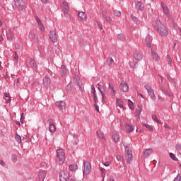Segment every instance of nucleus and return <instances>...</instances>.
Instances as JSON below:
<instances>
[{"label": "nucleus", "mask_w": 181, "mask_h": 181, "mask_svg": "<svg viewBox=\"0 0 181 181\" xmlns=\"http://www.w3.org/2000/svg\"><path fill=\"white\" fill-rule=\"evenodd\" d=\"M35 21H37V23L39 22H41L40 18H39V16H35Z\"/></svg>", "instance_id": "obj_60"}, {"label": "nucleus", "mask_w": 181, "mask_h": 181, "mask_svg": "<svg viewBox=\"0 0 181 181\" xmlns=\"http://www.w3.org/2000/svg\"><path fill=\"white\" fill-rule=\"evenodd\" d=\"M167 59L168 64H172V59H170V56L167 55Z\"/></svg>", "instance_id": "obj_48"}, {"label": "nucleus", "mask_w": 181, "mask_h": 181, "mask_svg": "<svg viewBox=\"0 0 181 181\" xmlns=\"http://www.w3.org/2000/svg\"><path fill=\"white\" fill-rule=\"evenodd\" d=\"M115 93H117V91L115 90V89H113V90H112V93H111V95H112V97H114V96L115 95Z\"/></svg>", "instance_id": "obj_59"}, {"label": "nucleus", "mask_w": 181, "mask_h": 181, "mask_svg": "<svg viewBox=\"0 0 181 181\" xmlns=\"http://www.w3.org/2000/svg\"><path fill=\"white\" fill-rule=\"evenodd\" d=\"M144 88L148 91V95H150L151 98L155 100V98H156V96L155 95V93L153 92L152 87H151L149 85H145Z\"/></svg>", "instance_id": "obj_9"}, {"label": "nucleus", "mask_w": 181, "mask_h": 181, "mask_svg": "<svg viewBox=\"0 0 181 181\" xmlns=\"http://www.w3.org/2000/svg\"><path fill=\"white\" fill-rule=\"evenodd\" d=\"M128 105H129V107L130 108V110H134V103L132 101H131V100H128Z\"/></svg>", "instance_id": "obj_41"}, {"label": "nucleus", "mask_w": 181, "mask_h": 181, "mask_svg": "<svg viewBox=\"0 0 181 181\" xmlns=\"http://www.w3.org/2000/svg\"><path fill=\"white\" fill-rule=\"evenodd\" d=\"M100 83L98 84V86H99ZM98 89L99 90L101 95H102V100L103 101H104V97H105V94H104V92H103V90H101V88H100V86L98 87Z\"/></svg>", "instance_id": "obj_40"}, {"label": "nucleus", "mask_w": 181, "mask_h": 181, "mask_svg": "<svg viewBox=\"0 0 181 181\" xmlns=\"http://www.w3.org/2000/svg\"><path fill=\"white\" fill-rule=\"evenodd\" d=\"M124 146L125 148L127 163L129 164L132 162V151L129 150V147L128 146H125V144H124Z\"/></svg>", "instance_id": "obj_3"}, {"label": "nucleus", "mask_w": 181, "mask_h": 181, "mask_svg": "<svg viewBox=\"0 0 181 181\" xmlns=\"http://www.w3.org/2000/svg\"><path fill=\"white\" fill-rule=\"evenodd\" d=\"M119 90L123 93H127V91L129 90V88L128 87V83H127V82L122 81L119 85Z\"/></svg>", "instance_id": "obj_12"}, {"label": "nucleus", "mask_w": 181, "mask_h": 181, "mask_svg": "<svg viewBox=\"0 0 181 181\" xmlns=\"http://www.w3.org/2000/svg\"><path fill=\"white\" fill-rule=\"evenodd\" d=\"M170 157L171 158V159L173 160H175V162H177V160H179L177 159V158H176V156H175V154L173 153H170Z\"/></svg>", "instance_id": "obj_38"}, {"label": "nucleus", "mask_w": 181, "mask_h": 181, "mask_svg": "<svg viewBox=\"0 0 181 181\" xmlns=\"http://www.w3.org/2000/svg\"><path fill=\"white\" fill-rule=\"evenodd\" d=\"M14 59L15 60H19V56L18 55L17 52H15Z\"/></svg>", "instance_id": "obj_54"}, {"label": "nucleus", "mask_w": 181, "mask_h": 181, "mask_svg": "<svg viewBox=\"0 0 181 181\" xmlns=\"http://www.w3.org/2000/svg\"><path fill=\"white\" fill-rule=\"evenodd\" d=\"M102 15L106 22H107V23H111V22H112V20L111 19V17L110 16H107L104 13H102Z\"/></svg>", "instance_id": "obj_29"}, {"label": "nucleus", "mask_w": 181, "mask_h": 181, "mask_svg": "<svg viewBox=\"0 0 181 181\" xmlns=\"http://www.w3.org/2000/svg\"><path fill=\"white\" fill-rule=\"evenodd\" d=\"M117 105H118L119 108H124V102L122 100L117 98Z\"/></svg>", "instance_id": "obj_30"}, {"label": "nucleus", "mask_w": 181, "mask_h": 181, "mask_svg": "<svg viewBox=\"0 0 181 181\" xmlns=\"http://www.w3.org/2000/svg\"><path fill=\"white\" fill-rule=\"evenodd\" d=\"M175 148L177 149V151H181V144H176Z\"/></svg>", "instance_id": "obj_49"}, {"label": "nucleus", "mask_w": 181, "mask_h": 181, "mask_svg": "<svg viewBox=\"0 0 181 181\" xmlns=\"http://www.w3.org/2000/svg\"><path fill=\"white\" fill-rule=\"evenodd\" d=\"M136 8L139 11H144V9L145 8V4H144V3H142L141 1H137L136 2Z\"/></svg>", "instance_id": "obj_16"}, {"label": "nucleus", "mask_w": 181, "mask_h": 181, "mask_svg": "<svg viewBox=\"0 0 181 181\" xmlns=\"http://www.w3.org/2000/svg\"><path fill=\"white\" fill-rule=\"evenodd\" d=\"M12 37H13V32H12V30H8V35L7 36L8 39H12Z\"/></svg>", "instance_id": "obj_43"}, {"label": "nucleus", "mask_w": 181, "mask_h": 181, "mask_svg": "<svg viewBox=\"0 0 181 181\" xmlns=\"http://www.w3.org/2000/svg\"><path fill=\"white\" fill-rule=\"evenodd\" d=\"M134 59L136 60L137 62H141L142 59V54H141V52L139 51H135L134 53L133 54Z\"/></svg>", "instance_id": "obj_15"}, {"label": "nucleus", "mask_w": 181, "mask_h": 181, "mask_svg": "<svg viewBox=\"0 0 181 181\" xmlns=\"http://www.w3.org/2000/svg\"><path fill=\"white\" fill-rule=\"evenodd\" d=\"M112 63H114V59H112V57H107V64H109V66H111Z\"/></svg>", "instance_id": "obj_42"}, {"label": "nucleus", "mask_w": 181, "mask_h": 181, "mask_svg": "<svg viewBox=\"0 0 181 181\" xmlns=\"http://www.w3.org/2000/svg\"><path fill=\"white\" fill-rule=\"evenodd\" d=\"M167 78H168V80H170L171 81H174L173 78H172V77H170V75H168Z\"/></svg>", "instance_id": "obj_61"}, {"label": "nucleus", "mask_w": 181, "mask_h": 181, "mask_svg": "<svg viewBox=\"0 0 181 181\" xmlns=\"http://www.w3.org/2000/svg\"><path fill=\"white\" fill-rule=\"evenodd\" d=\"M69 170H71V172H74L75 170H77L78 167L77 166V165L71 164L69 165Z\"/></svg>", "instance_id": "obj_31"}, {"label": "nucleus", "mask_w": 181, "mask_h": 181, "mask_svg": "<svg viewBox=\"0 0 181 181\" xmlns=\"http://www.w3.org/2000/svg\"><path fill=\"white\" fill-rule=\"evenodd\" d=\"M160 91H162V93H163V94H165V95H168V97H172V95L169 93V92L168 91V89L164 88L163 86H160Z\"/></svg>", "instance_id": "obj_25"}, {"label": "nucleus", "mask_w": 181, "mask_h": 181, "mask_svg": "<svg viewBox=\"0 0 181 181\" xmlns=\"http://www.w3.org/2000/svg\"><path fill=\"white\" fill-rule=\"evenodd\" d=\"M126 129L127 134H131L134 131V127L132 124H126Z\"/></svg>", "instance_id": "obj_27"}, {"label": "nucleus", "mask_w": 181, "mask_h": 181, "mask_svg": "<svg viewBox=\"0 0 181 181\" xmlns=\"http://www.w3.org/2000/svg\"><path fill=\"white\" fill-rule=\"evenodd\" d=\"M97 23H98V28H99L100 30H102V29H103V24H101L100 22H98Z\"/></svg>", "instance_id": "obj_56"}, {"label": "nucleus", "mask_w": 181, "mask_h": 181, "mask_svg": "<svg viewBox=\"0 0 181 181\" xmlns=\"http://www.w3.org/2000/svg\"><path fill=\"white\" fill-rule=\"evenodd\" d=\"M143 125H144V127L147 128V129H148V131H151V132L153 131V127H152L148 124H145V123Z\"/></svg>", "instance_id": "obj_36"}, {"label": "nucleus", "mask_w": 181, "mask_h": 181, "mask_svg": "<svg viewBox=\"0 0 181 181\" xmlns=\"http://www.w3.org/2000/svg\"><path fill=\"white\" fill-rule=\"evenodd\" d=\"M141 112H142V106H138L136 109L135 116L136 117V119H139V116L141 115Z\"/></svg>", "instance_id": "obj_20"}, {"label": "nucleus", "mask_w": 181, "mask_h": 181, "mask_svg": "<svg viewBox=\"0 0 181 181\" xmlns=\"http://www.w3.org/2000/svg\"><path fill=\"white\" fill-rule=\"evenodd\" d=\"M83 175H88L91 172V164L88 161L83 162Z\"/></svg>", "instance_id": "obj_7"}, {"label": "nucleus", "mask_w": 181, "mask_h": 181, "mask_svg": "<svg viewBox=\"0 0 181 181\" xmlns=\"http://www.w3.org/2000/svg\"><path fill=\"white\" fill-rule=\"evenodd\" d=\"M48 122H49V129L50 131V132H56V125H54V121L53 120V119H48Z\"/></svg>", "instance_id": "obj_11"}, {"label": "nucleus", "mask_w": 181, "mask_h": 181, "mask_svg": "<svg viewBox=\"0 0 181 181\" xmlns=\"http://www.w3.org/2000/svg\"><path fill=\"white\" fill-rule=\"evenodd\" d=\"M93 100H94L95 104H97V103H98V97L93 98Z\"/></svg>", "instance_id": "obj_58"}, {"label": "nucleus", "mask_w": 181, "mask_h": 181, "mask_svg": "<svg viewBox=\"0 0 181 181\" xmlns=\"http://www.w3.org/2000/svg\"><path fill=\"white\" fill-rule=\"evenodd\" d=\"M97 135L101 139H105V137H104V133L101 132V131H98L97 132Z\"/></svg>", "instance_id": "obj_35"}, {"label": "nucleus", "mask_w": 181, "mask_h": 181, "mask_svg": "<svg viewBox=\"0 0 181 181\" xmlns=\"http://www.w3.org/2000/svg\"><path fill=\"white\" fill-rule=\"evenodd\" d=\"M42 83L45 88H49V87H50V84H52V80H50V78L45 76L42 79Z\"/></svg>", "instance_id": "obj_13"}, {"label": "nucleus", "mask_w": 181, "mask_h": 181, "mask_svg": "<svg viewBox=\"0 0 181 181\" xmlns=\"http://www.w3.org/2000/svg\"><path fill=\"white\" fill-rule=\"evenodd\" d=\"M152 59L156 60V62H159L160 60V57L156 52L151 50Z\"/></svg>", "instance_id": "obj_23"}, {"label": "nucleus", "mask_w": 181, "mask_h": 181, "mask_svg": "<svg viewBox=\"0 0 181 181\" xmlns=\"http://www.w3.org/2000/svg\"><path fill=\"white\" fill-rule=\"evenodd\" d=\"M117 37L119 39V40H122V42H124L125 40V35L124 34H119Z\"/></svg>", "instance_id": "obj_37"}, {"label": "nucleus", "mask_w": 181, "mask_h": 181, "mask_svg": "<svg viewBox=\"0 0 181 181\" xmlns=\"http://www.w3.org/2000/svg\"><path fill=\"white\" fill-rule=\"evenodd\" d=\"M40 28L41 30H45V26L43 25V24H41V25H40Z\"/></svg>", "instance_id": "obj_64"}, {"label": "nucleus", "mask_w": 181, "mask_h": 181, "mask_svg": "<svg viewBox=\"0 0 181 181\" xmlns=\"http://www.w3.org/2000/svg\"><path fill=\"white\" fill-rule=\"evenodd\" d=\"M55 104L57 107H59V108L62 110V111H63V109H64L66 107V103L63 100L56 102Z\"/></svg>", "instance_id": "obj_17"}, {"label": "nucleus", "mask_w": 181, "mask_h": 181, "mask_svg": "<svg viewBox=\"0 0 181 181\" xmlns=\"http://www.w3.org/2000/svg\"><path fill=\"white\" fill-rule=\"evenodd\" d=\"M181 180V175H178L174 180V181H180Z\"/></svg>", "instance_id": "obj_50"}, {"label": "nucleus", "mask_w": 181, "mask_h": 181, "mask_svg": "<svg viewBox=\"0 0 181 181\" xmlns=\"http://www.w3.org/2000/svg\"><path fill=\"white\" fill-rule=\"evenodd\" d=\"M15 47H16V49H21V45H19V44H18V43H16V44H15Z\"/></svg>", "instance_id": "obj_57"}, {"label": "nucleus", "mask_w": 181, "mask_h": 181, "mask_svg": "<svg viewBox=\"0 0 181 181\" xmlns=\"http://www.w3.org/2000/svg\"><path fill=\"white\" fill-rule=\"evenodd\" d=\"M59 180L60 181H69L70 180V175H69V173L62 171L59 173Z\"/></svg>", "instance_id": "obj_8"}, {"label": "nucleus", "mask_w": 181, "mask_h": 181, "mask_svg": "<svg viewBox=\"0 0 181 181\" xmlns=\"http://www.w3.org/2000/svg\"><path fill=\"white\" fill-rule=\"evenodd\" d=\"M29 37L34 43H37V35L36 34L31 33L29 34Z\"/></svg>", "instance_id": "obj_19"}, {"label": "nucleus", "mask_w": 181, "mask_h": 181, "mask_svg": "<svg viewBox=\"0 0 181 181\" xmlns=\"http://www.w3.org/2000/svg\"><path fill=\"white\" fill-rule=\"evenodd\" d=\"M0 165L1 166H5L6 165L5 161H4V160H0Z\"/></svg>", "instance_id": "obj_55"}, {"label": "nucleus", "mask_w": 181, "mask_h": 181, "mask_svg": "<svg viewBox=\"0 0 181 181\" xmlns=\"http://www.w3.org/2000/svg\"><path fill=\"white\" fill-rule=\"evenodd\" d=\"M156 30L160 36H168L169 32L168 31V28H166L165 24L162 23L160 21L157 20L156 21Z\"/></svg>", "instance_id": "obj_1"}, {"label": "nucleus", "mask_w": 181, "mask_h": 181, "mask_svg": "<svg viewBox=\"0 0 181 181\" xmlns=\"http://www.w3.org/2000/svg\"><path fill=\"white\" fill-rule=\"evenodd\" d=\"M158 100L160 101H165V98H162V96H158Z\"/></svg>", "instance_id": "obj_63"}, {"label": "nucleus", "mask_w": 181, "mask_h": 181, "mask_svg": "<svg viewBox=\"0 0 181 181\" xmlns=\"http://www.w3.org/2000/svg\"><path fill=\"white\" fill-rule=\"evenodd\" d=\"M153 152L152 148L146 149L144 153V158H148V156H151V154Z\"/></svg>", "instance_id": "obj_24"}, {"label": "nucleus", "mask_w": 181, "mask_h": 181, "mask_svg": "<svg viewBox=\"0 0 181 181\" xmlns=\"http://www.w3.org/2000/svg\"><path fill=\"white\" fill-rule=\"evenodd\" d=\"M49 36L52 43L57 42V35L56 34V31H54V30L49 31Z\"/></svg>", "instance_id": "obj_10"}, {"label": "nucleus", "mask_w": 181, "mask_h": 181, "mask_svg": "<svg viewBox=\"0 0 181 181\" xmlns=\"http://www.w3.org/2000/svg\"><path fill=\"white\" fill-rule=\"evenodd\" d=\"M113 13H114L115 16H117V17L121 16V11H119L115 10Z\"/></svg>", "instance_id": "obj_44"}, {"label": "nucleus", "mask_w": 181, "mask_h": 181, "mask_svg": "<svg viewBox=\"0 0 181 181\" xmlns=\"http://www.w3.org/2000/svg\"><path fill=\"white\" fill-rule=\"evenodd\" d=\"M94 107H95V111H97L98 112H100V107H98V105L97 103L94 104Z\"/></svg>", "instance_id": "obj_47"}, {"label": "nucleus", "mask_w": 181, "mask_h": 181, "mask_svg": "<svg viewBox=\"0 0 181 181\" xmlns=\"http://www.w3.org/2000/svg\"><path fill=\"white\" fill-rule=\"evenodd\" d=\"M161 6L165 15H166L168 18H170V13H169V8H168V6H166L163 2H161Z\"/></svg>", "instance_id": "obj_14"}, {"label": "nucleus", "mask_w": 181, "mask_h": 181, "mask_svg": "<svg viewBox=\"0 0 181 181\" xmlns=\"http://www.w3.org/2000/svg\"><path fill=\"white\" fill-rule=\"evenodd\" d=\"M131 18H132L133 22H135V23H138V22H139V19H138V18L134 16V14H131Z\"/></svg>", "instance_id": "obj_39"}, {"label": "nucleus", "mask_w": 181, "mask_h": 181, "mask_svg": "<svg viewBox=\"0 0 181 181\" xmlns=\"http://www.w3.org/2000/svg\"><path fill=\"white\" fill-rule=\"evenodd\" d=\"M38 177L39 179H41L42 180H45V177H46V173L43 170H41L38 173Z\"/></svg>", "instance_id": "obj_28"}, {"label": "nucleus", "mask_w": 181, "mask_h": 181, "mask_svg": "<svg viewBox=\"0 0 181 181\" xmlns=\"http://www.w3.org/2000/svg\"><path fill=\"white\" fill-rule=\"evenodd\" d=\"M74 78V83L78 86L80 91H84V86H83V83L81 81H80V78L77 75H74L73 76Z\"/></svg>", "instance_id": "obj_4"}, {"label": "nucleus", "mask_w": 181, "mask_h": 181, "mask_svg": "<svg viewBox=\"0 0 181 181\" xmlns=\"http://www.w3.org/2000/svg\"><path fill=\"white\" fill-rule=\"evenodd\" d=\"M8 99H6V103H11V96H8V98H7Z\"/></svg>", "instance_id": "obj_62"}, {"label": "nucleus", "mask_w": 181, "mask_h": 181, "mask_svg": "<svg viewBox=\"0 0 181 181\" xmlns=\"http://www.w3.org/2000/svg\"><path fill=\"white\" fill-rule=\"evenodd\" d=\"M64 151L63 149H57V161L59 163V165H63L64 163V160H66Z\"/></svg>", "instance_id": "obj_2"}, {"label": "nucleus", "mask_w": 181, "mask_h": 181, "mask_svg": "<svg viewBox=\"0 0 181 181\" xmlns=\"http://www.w3.org/2000/svg\"><path fill=\"white\" fill-rule=\"evenodd\" d=\"M112 138L116 144L119 142V134L118 132L112 133Z\"/></svg>", "instance_id": "obj_18"}, {"label": "nucleus", "mask_w": 181, "mask_h": 181, "mask_svg": "<svg viewBox=\"0 0 181 181\" xmlns=\"http://www.w3.org/2000/svg\"><path fill=\"white\" fill-rule=\"evenodd\" d=\"M29 64L32 69H36L37 67V64H36V61L33 59V58H30L29 59Z\"/></svg>", "instance_id": "obj_22"}, {"label": "nucleus", "mask_w": 181, "mask_h": 181, "mask_svg": "<svg viewBox=\"0 0 181 181\" xmlns=\"http://www.w3.org/2000/svg\"><path fill=\"white\" fill-rule=\"evenodd\" d=\"M61 8L62 12H64V15L65 18H69V11H70V8L69 7V4L66 3V1H64L61 4Z\"/></svg>", "instance_id": "obj_6"}, {"label": "nucleus", "mask_w": 181, "mask_h": 181, "mask_svg": "<svg viewBox=\"0 0 181 181\" xmlns=\"http://www.w3.org/2000/svg\"><path fill=\"white\" fill-rule=\"evenodd\" d=\"M78 16L82 21H84L85 19H87V14H86V12H83V11L78 12Z\"/></svg>", "instance_id": "obj_26"}, {"label": "nucleus", "mask_w": 181, "mask_h": 181, "mask_svg": "<svg viewBox=\"0 0 181 181\" xmlns=\"http://www.w3.org/2000/svg\"><path fill=\"white\" fill-rule=\"evenodd\" d=\"M23 119H25V117H23V113H22L20 119L21 124H23Z\"/></svg>", "instance_id": "obj_51"}, {"label": "nucleus", "mask_w": 181, "mask_h": 181, "mask_svg": "<svg viewBox=\"0 0 181 181\" xmlns=\"http://www.w3.org/2000/svg\"><path fill=\"white\" fill-rule=\"evenodd\" d=\"M61 71H62V76H64V74L67 73V69H66V66L64 65H62Z\"/></svg>", "instance_id": "obj_33"}, {"label": "nucleus", "mask_w": 181, "mask_h": 181, "mask_svg": "<svg viewBox=\"0 0 181 181\" xmlns=\"http://www.w3.org/2000/svg\"><path fill=\"white\" fill-rule=\"evenodd\" d=\"M151 43H152V37L151 35H147L146 37V45L147 47H151Z\"/></svg>", "instance_id": "obj_21"}, {"label": "nucleus", "mask_w": 181, "mask_h": 181, "mask_svg": "<svg viewBox=\"0 0 181 181\" xmlns=\"http://www.w3.org/2000/svg\"><path fill=\"white\" fill-rule=\"evenodd\" d=\"M104 166L108 167L110 165H111V162L107 161L105 163H103Z\"/></svg>", "instance_id": "obj_52"}, {"label": "nucleus", "mask_w": 181, "mask_h": 181, "mask_svg": "<svg viewBox=\"0 0 181 181\" xmlns=\"http://www.w3.org/2000/svg\"><path fill=\"white\" fill-rule=\"evenodd\" d=\"M14 4L19 11H23L26 8V3L23 0H14Z\"/></svg>", "instance_id": "obj_5"}, {"label": "nucleus", "mask_w": 181, "mask_h": 181, "mask_svg": "<svg viewBox=\"0 0 181 181\" xmlns=\"http://www.w3.org/2000/svg\"><path fill=\"white\" fill-rule=\"evenodd\" d=\"M131 69H136V64L134 62H130L129 63Z\"/></svg>", "instance_id": "obj_45"}, {"label": "nucleus", "mask_w": 181, "mask_h": 181, "mask_svg": "<svg viewBox=\"0 0 181 181\" xmlns=\"http://www.w3.org/2000/svg\"><path fill=\"white\" fill-rule=\"evenodd\" d=\"M152 119H153V121H155L156 122H158V124H162V122H160V120H159V119H158V116H156V115H152Z\"/></svg>", "instance_id": "obj_34"}, {"label": "nucleus", "mask_w": 181, "mask_h": 181, "mask_svg": "<svg viewBox=\"0 0 181 181\" xmlns=\"http://www.w3.org/2000/svg\"><path fill=\"white\" fill-rule=\"evenodd\" d=\"M15 139L17 141L18 144H22V137L18 134H16L15 136Z\"/></svg>", "instance_id": "obj_32"}, {"label": "nucleus", "mask_w": 181, "mask_h": 181, "mask_svg": "<svg viewBox=\"0 0 181 181\" xmlns=\"http://www.w3.org/2000/svg\"><path fill=\"white\" fill-rule=\"evenodd\" d=\"M91 90H92V94H95V87H94V85L92 86Z\"/></svg>", "instance_id": "obj_53"}, {"label": "nucleus", "mask_w": 181, "mask_h": 181, "mask_svg": "<svg viewBox=\"0 0 181 181\" xmlns=\"http://www.w3.org/2000/svg\"><path fill=\"white\" fill-rule=\"evenodd\" d=\"M18 159V156L15 155V154H12L11 155V160H13V162H15V160H17Z\"/></svg>", "instance_id": "obj_46"}]
</instances>
